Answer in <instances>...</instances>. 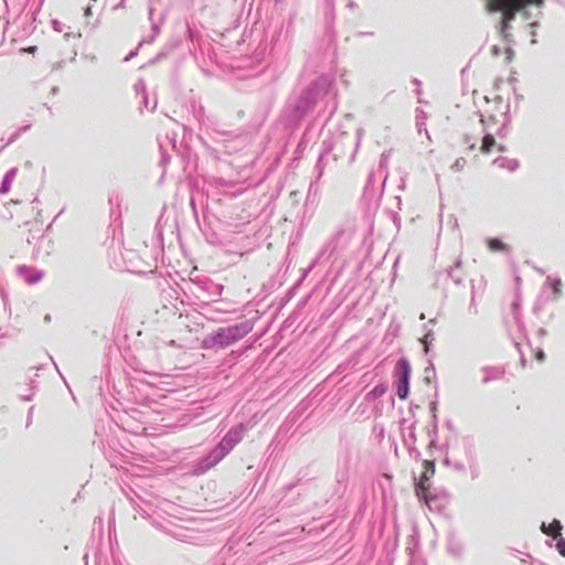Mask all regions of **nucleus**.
<instances>
[{
  "instance_id": "nucleus-1",
  "label": "nucleus",
  "mask_w": 565,
  "mask_h": 565,
  "mask_svg": "<svg viewBox=\"0 0 565 565\" xmlns=\"http://www.w3.org/2000/svg\"><path fill=\"white\" fill-rule=\"evenodd\" d=\"M545 0H488V9L490 11L502 13L501 32L505 33L510 22L515 19V15L526 7H540Z\"/></svg>"
},
{
  "instance_id": "nucleus-2",
  "label": "nucleus",
  "mask_w": 565,
  "mask_h": 565,
  "mask_svg": "<svg viewBox=\"0 0 565 565\" xmlns=\"http://www.w3.org/2000/svg\"><path fill=\"white\" fill-rule=\"evenodd\" d=\"M411 375L412 366L408 360L405 358L399 359L394 370V376L396 379L394 385L396 395L403 401L408 397Z\"/></svg>"
},
{
  "instance_id": "nucleus-3",
  "label": "nucleus",
  "mask_w": 565,
  "mask_h": 565,
  "mask_svg": "<svg viewBox=\"0 0 565 565\" xmlns=\"http://www.w3.org/2000/svg\"><path fill=\"white\" fill-rule=\"evenodd\" d=\"M250 330L252 327L247 321L235 326L220 328L213 340L221 347H227L245 337Z\"/></svg>"
},
{
  "instance_id": "nucleus-4",
  "label": "nucleus",
  "mask_w": 565,
  "mask_h": 565,
  "mask_svg": "<svg viewBox=\"0 0 565 565\" xmlns=\"http://www.w3.org/2000/svg\"><path fill=\"white\" fill-rule=\"evenodd\" d=\"M423 468L424 471L415 484V492L419 500H423L426 504H428L430 500L428 493L431 488V479L436 472V466L434 461L424 460Z\"/></svg>"
},
{
  "instance_id": "nucleus-5",
  "label": "nucleus",
  "mask_w": 565,
  "mask_h": 565,
  "mask_svg": "<svg viewBox=\"0 0 565 565\" xmlns=\"http://www.w3.org/2000/svg\"><path fill=\"white\" fill-rule=\"evenodd\" d=\"M241 430L239 429H232L230 430L225 437L221 440L220 445H218V449L222 451V452H226L228 450H231L235 444H237L241 439Z\"/></svg>"
},
{
  "instance_id": "nucleus-6",
  "label": "nucleus",
  "mask_w": 565,
  "mask_h": 565,
  "mask_svg": "<svg viewBox=\"0 0 565 565\" xmlns=\"http://www.w3.org/2000/svg\"><path fill=\"white\" fill-rule=\"evenodd\" d=\"M543 533L553 536L554 539L561 536L562 524L558 520H553L548 525L544 523L541 526Z\"/></svg>"
},
{
  "instance_id": "nucleus-7",
  "label": "nucleus",
  "mask_w": 565,
  "mask_h": 565,
  "mask_svg": "<svg viewBox=\"0 0 565 565\" xmlns=\"http://www.w3.org/2000/svg\"><path fill=\"white\" fill-rule=\"evenodd\" d=\"M489 250L491 252H507L508 245L501 242L499 238H489L487 241Z\"/></svg>"
},
{
  "instance_id": "nucleus-8",
  "label": "nucleus",
  "mask_w": 565,
  "mask_h": 565,
  "mask_svg": "<svg viewBox=\"0 0 565 565\" xmlns=\"http://www.w3.org/2000/svg\"><path fill=\"white\" fill-rule=\"evenodd\" d=\"M495 145H497V141H495L494 137L492 135L488 134L482 139L480 151L482 153H489Z\"/></svg>"
},
{
  "instance_id": "nucleus-9",
  "label": "nucleus",
  "mask_w": 565,
  "mask_h": 565,
  "mask_svg": "<svg viewBox=\"0 0 565 565\" xmlns=\"http://www.w3.org/2000/svg\"><path fill=\"white\" fill-rule=\"evenodd\" d=\"M10 189V180H9V175H7L1 184V188H0V192L2 194H6Z\"/></svg>"
},
{
  "instance_id": "nucleus-10",
  "label": "nucleus",
  "mask_w": 565,
  "mask_h": 565,
  "mask_svg": "<svg viewBox=\"0 0 565 565\" xmlns=\"http://www.w3.org/2000/svg\"><path fill=\"white\" fill-rule=\"evenodd\" d=\"M557 551L562 556H565V540L561 539L556 544Z\"/></svg>"
},
{
  "instance_id": "nucleus-11",
  "label": "nucleus",
  "mask_w": 565,
  "mask_h": 565,
  "mask_svg": "<svg viewBox=\"0 0 565 565\" xmlns=\"http://www.w3.org/2000/svg\"><path fill=\"white\" fill-rule=\"evenodd\" d=\"M505 54H507V61L510 62L513 57V51L511 49H507Z\"/></svg>"
},
{
  "instance_id": "nucleus-12",
  "label": "nucleus",
  "mask_w": 565,
  "mask_h": 565,
  "mask_svg": "<svg viewBox=\"0 0 565 565\" xmlns=\"http://www.w3.org/2000/svg\"><path fill=\"white\" fill-rule=\"evenodd\" d=\"M36 50H38V47H36V46H30V47H28V49H24V51H25V52H28V53H32V54H33V53H35V51H36Z\"/></svg>"
},
{
  "instance_id": "nucleus-13",
  "label": "nucleus",
  "mask_w": 565,
  "mask_h": 565,
  "mask_svg": "<svg viewBox=\"0 0 565 565\" xmlns=\"http://www.w3.org/2000/svg\"><path fill=\"white\" fill-rule=\"evenodd\" d=\"M18 202L17 201H10L8 203H6V207L9 210V207L13 204H17Z\"/></svg>"
},
{
  "instance_id": "nucleus-14",
  "label": "nucleus",
  "mask_w": 565,
  "mask_h": 565,
  "mask_svg": "<svg viewBox=\"0 0 565 565\" xmlns=\"http://www.w3.org/2000/svg\"><path fill=\"white\" fill-rule=\"evenodd\" d=\"M493 54H498V49H497V46H493Z\"/></svg>"
},
{
  "instance_id": "nucleus-15",
  "label": "nucleus",
  "mask_w": 565,
  "mask_h": 565,
  "mask_svg": "<svg viewBox=\"0 0 565 565\" xmlns=\"http://www.w3.org/2000/svg\"><path fill=\"white\" fill-rule=\"evenodd\" d=\"M537 359H539V360L543 359V353H539V354H537Z\"/></svg>"
},
{
  "instance_id": "nucleus-16",
  "label": "nucleus",
  "mask_w": 565,
  "mask_h": 565,
  "mask_svg": "<svg viewBox=\"0 0 565 565\" xmlns=\"http://www.w3.org/2000/svg\"><path fill=\"white\" fill-rule=\"evenodd\" d=\"M456 166L461 167L460 160L456 161Z\"/></svg>"
},
{
  "instance_id": "nucleus-17",
  "label": "nucleus",
  "mask_w": 565,
  "mask_h": 565,
  "mask_svg": "<svg viewBox=\"0 0 565 565\" xmlns=\"http://www.w3.org/2000/svg\"><path fill=\"white\" fill-rule=\"evenodd\" d=\"M456 166L461 167L460 160L456 161Z\"/></svg>"
},
{
  "instance_id": "nucleus-18",
  "label": "nucleus",
  "mask_w": 565,
  "mask_h": 565,
  "mask_svg": "<svg viewBox=\"0 0 565 565\" xmlns=\"http://www.w3.org/2000/svg\"><path fill=\"white\" fill-rule=\"evenodd\" d=\"M9 217H10V218H11V217H13V214H12V212H11V211H9Z\"/></svg>"
},
{
  "instance_id": "nucleus-19",
  "label": "nucleus",
  "mask_w": 565,
  "mask_h": 565,
  "mask_svg": "<svg viewBox=\"0 0 565 565\" xmlns=\"http://www.w3.org/2000/svg\"><path fill=\"white\" fill-rule=\"evenodd\" d=\"M39 279H40V277H35V279H33L32 281H36V280H39Z\"/></svg>"
}]
</instances>
